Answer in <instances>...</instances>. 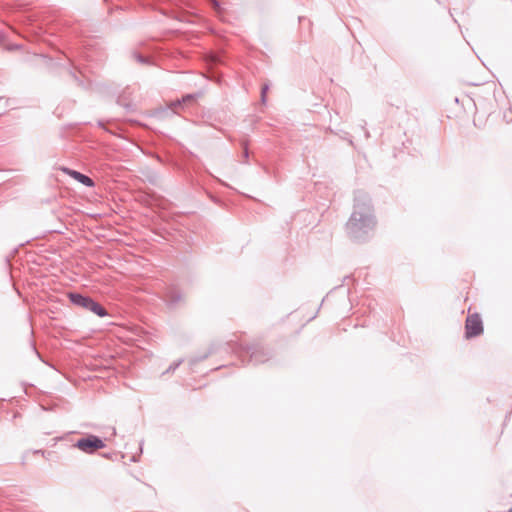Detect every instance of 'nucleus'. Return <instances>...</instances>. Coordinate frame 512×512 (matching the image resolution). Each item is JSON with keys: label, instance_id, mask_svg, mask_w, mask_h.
<instances>
[{"label": "nucleus", "instance_id": "nucleus-1", "mask_svg": "<svg viewBox=\"0 0 512 512\" xmlns=\"http://www.w3.org/2000/svg\"><path fill=\"white\" fill-rule=\"evenodd\" d=\"M376 218L371 198L363 191L355 192L353 212L346 224L349 237L356 242L366 241L374 230Z\"/></svg>", "mask_w": 512, "mask_h": 512}, {"label": "nucleus", "instance_id": "nucleus-2", "mask_svg": "<svg viewBox=\"0 0 512 512\" xmlns=\"http://www.w3.org/2000/svg\"><path fill=\"white\" fill-rule=\"evenodd\" d=\"M226 345L244 365L263 364L269 361L274 355L272 349L265 347L259 342H253L251 344L245 345L242 343L233 342L226 343Z\"/></svg>", "mask_w": 512, "mask_h": 512}, {"label": "nucleus", "instance_id": "nucleus-3", "mask_svg": "<svg viewBox=\"0 0 512 512\" xmlns=\"http://www.w3.org/2000/svg\"><path fill=\"white\" fill-rule=\"evenodd\" d=\"M68 298L73 305L91 311L99 317H105L108 315L107 310L89 295L79 292H70L68 294Z\"/></svg>", "mask_w": 512, "mask_h": 512}, {"label": "nucleus", "instance_id": "nucleus-4", "mask_svg": "<svg viewBox=\"0 0 512 512\" xmlns=\"http://www.w3.org/2000/svg\"><path fill=\"white\" fill-rule=\"evenodd\" d=\"M106 444L104 440L94 434H87L84 437L78 439L74 444L73 447L77 448L81 452L85 454H94L100 449L105 448Z\"/></svg>", "mask_w": 512, "mask_h": 512}, {"label": "nucleus", "instance_id": "nucleus-5", "mask_svg": "<svg viewBox=\"0 0 512 512\" xmlns=\"http://www.w3.org/2000/svg\"><path fill=\"white\" fill-rule=\"evenodd\" d=\"M484 332L483 321L478 313L468 315L465 321V338L472 339Z\"/></svg>", "mask_w": 512, "mask_h": 512}, {"label": "nucleus", "instance_id": "nucleus-6", "mask_svg": "<svg viewBox=\"0 0 512 512\" xmlns=\"http://www.w3.org/2000/svg\"><path fill=\"white\" fill-rule=\"evenodd\" d=\"M182 300L183 295L176 287H170L164 293V301L169 309H175Z\"/></svg>", "mask_w": 512, "mask_h": 512}, {"label": "nucleus", "instance_id": "nucleus-7", "mask_svg": "<svg viewBox=\"0 0 512 512\" xmlns=\"http://www.w3.org/2000/svg\"><path fill=\"white\" fill-rule=\"evenodd\" d=\"M201 92L185 94L181 99L171 102L170 108H177L182 105L195 102L200 96Z\"/></svg>", "mask_w": 512, "mask_h": 512}, {"label": "nucleus", "instance_id": "nucleus-8", "mask_svg": "<svg viewBox=\"0 0 512 512\" xmlns=\"http://www.w3.org/2000/svg\"><path fill=\"white\" fill-rule=\"evenodd\" d=\"M217 352V349L215 347L214 344H212L208 350L206 352H204L203 354L201 355H196V356H193L189 359V366L191 368H193L196 364H198L199 362L207 359L210 355L214 354Z\"/></svg>", "mask_w": 512, "mask_h": 512}, {"label": "nucleus", "instance_id": "nucleus-9", "mask_svg": "<svg viewBox=\"0 0 512 512\" xmlns=\"http://www.w3.org/2000/svg\"><path fill=\"white\" fill-rule=\"evenodd\" d=\"M71 177L86 187L91 188L95 186L94 180L88 175L81 173L80 171L76 170V172H72Z\"/></svg>", "mask_w": 512, "mask_h": 512}, {"label": "nucleus", "instance_id": "nucleus-10", "mask_svg": "<svg viewBox=\"0 0 512 512\" xmlns=\"http://www.w3.org/2000/svg\"><path fill=\"white\" fill-rule=\"evenodd\" d=\"M116 103L119 105V106H123L125 108V110L127 112H131L134 110V106L132 103L130 102H124V96L123 95H120L117 100H116Z\"/></svg>", "mask_w": 512, "mask_h": 512}, {"label": "nucleus", "instance_id": "nucleus-11", "mask_svg": "<svg viewBox=\"0 0 512 512\" xmlns=\"http://www.w3.org/2000/svg\"><path fill=\"white\" fill-rule=\"evenodd\" d=\"M69 74H70L71 78L74 80V82L79 87L86 88L84 81L78 76V74L76 73V71L74 69H70Z\"/></svg>", "mask_w": 512, "mask_h": 512}, {"label": "nucleus", "instance_id": "nucleus-12", "mask_svg": "<svg viewBox=\"0 0 512 512\" xmlns=\"http://www.w3.org/2000/svg\"><path fill=\"white\" fill-rule=\"evenodd\" d=\"M270 89V84L269 83H264L261 87V103L262 104H266L267 102V92L269 91Z\"/></svg>", "mask_w": 512, "mask_h": 512}, {"label": "nucleus", "instance_id": "nucleus-13", "mask_svg": "<svg viewBox=\"0 0 512 512\" xmlns=\"http://www.w3.org/2000/svg\"><path fill=\"white\" fill-rule=\"evenodd\" d=\"M10 106V99L6 97H0V115L3 114Z\"/></svg>", "mask_w": 512, "mask_h": 512}, {"label": "nucleus", "instance_id": "nucleus-14", "mask_svg": "<svg viewBox=\"0 0 512 512\" xmlns=\"http://www.w3.org/2000/svg\"><path fill=\"white\" fill-rule=\"evenodd\" d=\"M183 363V359H178L170 364L167 370L164 373L174 372L181 364Z\"/></svg>", "mask_w": 512, "mask_h": 512}, {"label": "nucleus", "instance_id": "nucleus-15", "mask_svg": "<svg viewBox=\"0 0 512 512\" xmlns=\"http://www.w3.org/2000/svg\"><path fill=\"white\" fill-rule=\"evenodd\" d=\"M134 57L137 60V62H139L141 64H149L150 63V58L147 56H144L140 53H134Z\"/></svg>", "mask_w": 512, "mask_h": 512}, {"label": "nucleus", "instance_id": "nucleus-16", "mask_svg": "<svg viewBox=\"0 0 512 512\" xmlns=\"http://www.w3.org/2000/svg\"><path fill=\"white\" fill-rule=\"evenodd\" d=\"M61 170H62L65 174L69 175L70 177H71V173H72V172H76V170L71 169V168H68V167H61Z\"/></svg>", "mask_w": 512, "mask_h": 512}, {"label": "nucleus", "instance_id": "nucleus-17", "mask_svg": "<svg viewBox=\"0 0 512 512\" xmlns=\"http://www.w3.org/2000/svg\"><path fill=\"white\" fill-rule=\"evenodd\" d=\"M61 170H62L65 174L69 175L70 177H71V173H72V172H76V170L71 169V168H68V167H61Z\"/></svg>", "mask_w": 512, "mask_h": 512}, {"label": "nucleus", "instance_id": "nucleus-18", "mask_svg": "<svg viewBox=\"0 0 512 512\" xmlns=\"http://www.w3.org/2000/svg\"><path fill=\"white\" fill-rule=\"evenodd\" d=\"M366 122L362 125V129L364 130L365 138L368 139L370 137V132L365 128Z\"/></svg>", "mask_w": 512, "mask_h": 512}, {"label": "nucleus", "instance_id": "nucleus-19", "mask_svg": "<svg viewBox=\"0 0 512 512\" xmlns=\"http://www.w3.org/2000/svg\"><path fill=\"white\" fill-rule=\"evenodd\" d=\"M243 156H244V158H246V159L249 157V149H248V147H247V146H245V147L243 148Z\"/></svg>", "mask_w": 512, "mask_h": 512}, {"label": "nucleus", "instance_id": "nucleus-20", "mask_svg": "<svg viewBox=\"0 0 512 512\" xmlns=\"http://www.w3.org/2000/svg\"><path fill=\"white\" fill-rule=\"evenodd\" d=\"M214 6L217 9V11L220 10V4L218 1H214Z\"/></svg>", "mask_w": 512, "mask_h": 512}, {"label": "nucleus", "instance_id": "nucleus-21", "mask_svg": "<svg viewBox=\"0 0 512 512\" xmlns=\"http://www.w3.org/2000/svg\"><path fill=\"white\" fill-rule=\"evenodd\" d=\"M33 350H34V351H35V353L38 355V357H40V354L37 352V350H36V347H35V346H33Z\"/></svg>", "mask_w": 512, "mask_h": 512}, {"label": "nucleus", "instance_id": "nucleus-22", "mask_svg": "<svg viewBox=\"0 0 512 512\" xmlns=\"http://www.w3.org/2000/svg\"><path fill=\"white\" fill-rule=\"evenodd\" d=\"M142 444H143V441H141V443H140V450H141V451H142V449H143Z\"/></svg>", "mask_w": 512, "mask_h": 512}, {"label": "nucleus", "instance_id": "nucleus-23", "mask_svg": "<svg viewBox=\"0 0 512 512\" xmlns=\"http://www.w3.org/2000/svg\"><path fill=\"white\" fill-rule=\"evenodd\" d=\"M112 434H113V435H115V434H116V429H115V428H113V433H112Z\"/></svg>", "mask_w": 512, "mask_h": 512}, {"label": "nucleus", "instance_id": "nucleus-24", "mask_svg": "<svg viewBox=\"0 0 512 512\" xmlns=\"http://www.w3.org/2000/svg\"><path fill=\"white\" fill-rule=\"evenodd\" d=\"M508 512H512V508Z\"/></svg>", "mask_w": 512, "mask_h": 512}]
</instances>
